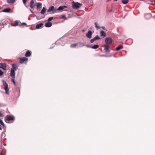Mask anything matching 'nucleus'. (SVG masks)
<instances>
[{"mask_svg": "<svg viewBox=\"0 0 155 155\" xmlns=\"http://www.w3.org/2000/svg\"><path fill=\"white\" fill-rule=\"evenodd\" d=\"M46 8L45 7H43L41 11L40 12V13L42 14H44L46 12Z\"/></svg>", "mask_w": 155, "mask_h": 155, "instance_id": "obj_21", "label": "nucleus"}, {"mask_svg": "<svg viewBox=\"0 0 155 155\" xmlns=\"http://www.w3.org/2000/svg\"><path fill=\"white\" fill-rule=\"evenodd\" d=\"M14 78H12L11 79V81L15 85H16V83L15 82L14 80Z\"/></svg>", "mask_w": 155, "mask_h": 155, "instance_id": "obj_31", "label": "nucleus"}, {"mask_svg": "<svg viewBox=\"0 0 155 155\" xmlns=\"http://www.w3.org/2000/svg\"><path fill=\"white\" fill-rule=\"evenodd\" d=\"M3 115H2V113L1 112H0V117H2Z\"/></svg>", "mask_w": 155, "mask_h": 155, "instance_id": "obj_37", "label": "nucleus"}, {"mask_svg": "<svg viewBox=\"0 0 155 155\" xmlns=\"http://www.w3.org/2000/svg\"><path fill=\"white\" fill-rule=\"evenodd\" d=\"M5 120L6 123H9V121H14L15 120V117L13 116L7 115L5 118Z\"/></svg>", "mask_w": 155, "mask_h": 155, "instance_id": "obj_1", "label": "nucleus"}, {"mask_svg": "<svg viewBox=\"0 0 155 155\" xmlns=\"http://www.w3.org/2000/svg\"><path fill=\"white\" fill-rule=\"evenodd\" d=\"M18 23L17 21H15L13 24V25L14 26H16L18 25Z\"/></svg>", "mask_w": 155, "mask_h": 155, "instance_id": "obj_28", "label": "nucleus"}, {"mask_svg": "<svg viewBox=\"0 0 155 155\" xmlns=\"http://www.w3.org/2000/svg\"><path fill=\"white\" fill-rule=\"evenodd\" d=\"M77 45H78V47H82L85 45L83 43L81 42H79L77 43Z\"/></svg>", "mask_w": 155, "mask_h": 155, "instance_id": "obj_20", "label": "nucleus"}, {"mask_svg": "<svg viewBox=\"0 0 155 155\" xmlns=\"http://www.w3.org/2000/svg\"><path fill=\"white\" fill-rule=\"evenodd\" d=\"M14 78H12L11 79V81L15 85H16V83L15 82L14 80Z\"/></svg>", "mask_w": 155, "mask_h": 155, "instance_id": "obj_30", "label": "nucleus"}, {"mask_svg": "<svg viewBox=\"0 0 155 155\" xmlns=\"http://www.w3.org/2000/svg\"><path fill=\"white\" fill-rule=\"evenodd\" d=\"M24 4L25 5L26 4V1L27 0H22Z\"/></svg>", "mask_w": 155, "mask_h": 155, "instance_id": "obj_36", "label": "nucleus"}, {"mask_svg": "<svg viewBox=\"0 0 155 155\" xmlns=\"http://www.w3.org/2000/svg\"><path fill=\"white\" fill-rule=\"evenodd\" d=\"M123 48V46L120 45V46H119L118 47H117L116 48V50L117 51H119V50H120V49H122V48Z\"/></svg>", "mask_w": 155, "mask_h": 155, "instance_id": "obj_19", "label": "nucleus"}, {"mask_svg": "<svg viewBox=\"0 0 155 155\" xmlns=\"http://www.w3.org/2000/svg\"><path fill=\"white\" fill-rule=\"evenodd\" d=\"M114 1L116 2L117 1V0H114Z\"/></svg>", "mask_w": 155, "mask_h": 155, "instance_id": "obj_42", "label": "nucleus"}, {"mask_svg": "<svg viewBox=\"0 0 155 155\" xmlns=\"http://www.w3.org/2000/svg\"><path fill=\"white\" fill-rule=\"evenodd\" d=\"M30 8H33L35 6L34 2L33 0H31V1L30 4Z\"/></svg>", "mask_w": 155, "mask_h": 155, "instance_id": "obj_11", "label": "nucleus"}, {"mask_svg": "<svg viewBox=\"0 0 155 155\" xmlns=\"http://www.w3.org/2000/svg\"><path fill=\"white\" fill-rule=\"evenodd\" d=\"M45 25L47 27H50L52 26V24L51 22H48L46 23Z\"/></svg>", "mask_w": 155, "mask_h": 155, "instance_id": "obj_16", "label": "nucleus"}, {"mask_svg": "<svg viewBox=\"0 0 155 155\" xmlns=\"http://www.w3.org/2000/svg\"><path fill=\"white\" fill-rule=\"evenodd\" d=\"M99 46L98 45H94V46H92L91 47V48L92 49H95L97 48H99Z\"/></svg>", "mask_w": 155, "mask_h": 155, "instance_id": "obj_25", "label": "nucleus"}, {"mask_svg": "<svg viewBox=\"0 0 155 155\" xmlns=\"http://www.w3.org/2000/svg\"><path fill=\"white\" fill-rule=\"evenodd\" d=\"M28 58L26 57H23L20 58L19 62L21 64L26 63L27 62Z\"/></svg>", "mask_w": 155, "mask_h": 155, "instance_id": "obj_4", "label": "nucleus"}, {"mask_svg": "<svg viewBox=\"0 0 155 155\" xmlns=\"http://www.w3.org/2000/svg\"><path fill=\"white\" fill-rule=\"evenodd\" d=\"M105 42L107 45H110L112 43V40L110 38H107L105 39Z\"/></svg>", "mask_w": 155, "mask_h": 155, "instance_id": "obj_5", "label": "nucleus"}, {"mask_svg": "<svg viewBox=\"0 0 155 155\" xmlns=\"http://www.w3.org/2000/svg\"><path fill=\"white\" fill-rule=\"evenodd\" d=\"M77 45V43L71 45L70 47L71 48H74Z\"/></svg>", "mask_w": 155, "mask_h": 155, "instance_id": "obj_27", "label": "nucleus"}, {"mask_svg": "<svg viewBox=\"0 0 155 155\" xmlns=\"http://www.w3.org/2000/svg\"><path fill=\"white\" fill-rule=\"evenodd\" d=\"M104 50L105 52H109L110 51V50L109 49V46L107 45L105 46Z\"/></svg>", "mask_w": 155, "mask_h": 155, "instance_id": "obj_17", "label": "nucleus"}, {"mask_svg": "<svg viewBox=\"0 0 155 155\" xmlns=\"http://www.w3.org/2000/svg\"><path fill=\"white\" fill-rule=\"evenodd\" d=\"M7 67L6 64L4 63H0V68L5 70Z\"/></svg>", "mask_w": 155, "mask_h": 155, "instance_id": "obj_7", "label": "nucleus"}, {"mask_svg": "<svg viewBox=\"0 0 155 155\" xmlns=\"http://www.w3.org/2000/svg\"><path fill=\"white\" fill-rule=\"evenodd\" d=\"M95 27L97 28V29H100L101 28V27L97 23L95 22Z\"/></svg>", "mask_w": 155, "mask_h": 155, "instance_id": "obj_23", "label": "nucleus"}, {"mask_svg": "<svg viewBox=\"0 0 155 155\" xmlns=\"http://www.w3.org/2000/svg\"><path fill=\"white\" fill-rule=\"evenodd\" d=\"M43 24L42 23H41L37 25L36 26V28L37 29H39L40 27H42V26L43 25Z\"/></svg>", "mask_w": 155, "mask_h": 155, "instance_id": "obj_18", "label": "nucleus"}, {"mask_svg": "<svg viewBox=\"0 0 155 155\" xmlns=\"http://www.w3.org/2000/svg\"><path fill=\"white\" fill-rule=\"evenodd\" d=\"M82 5V4L78 2H73L72 5V8L74 9H78Z\"/></svg>", "mask_w": 155, "mask_h": 155, "instance_id": "obj_2", "label": "nucleus"}, {"mask_svg": "<svg viewBox=\"0 0 155 155\" xmlns=\"http://www.w3.org/2000/svg\"><path fill=\"white\" fill-rule=\"evenodd\" d=\"M0 123L3 126H5V124H4V123H3V121H2V120L0 119Z\"/></svg>", "mask_w": 155, "mask_h": 155, "instance_id": "obj_33", "label": "nucleus"}, {"mask_svg": "<svg viewBox=\"0 0 155 155\" xmlns=\"http://www.w3.org/2000/svg\"><path fill=\"white\" fill-rule=\"evenodd\" d=\"M92 34V32L91 31H89L87 34L86 35V36L88 38H91Z\"/></svg>", "mask_w": 155, "mask_h": 155, "instance_id": "obj_8", "label": "nucleus"}, {"mask_svg": "<svg viewBox=\"0 0 155 155\" xmlns=\"http://www.w3.org/2000/svg\"><path fill=\"white\" fill-rule=\"evenodd\" d=\"M100 36L103 38H104L106 36V33L103 30L100 31Z\"/></svg>", "mask_w": 155, "mask_h": 155, "instance_id": "obj_6", "label": "nucleus"}, {"mask_svg": "<svg viewBox=\"0 0 155 155\" xmlns=\"http://www.w3.org/2000/svg\"><path fill=\"white\" fill-rule=\"evenodd\" d=\"M22 25H26V24L25 23H22Z\"/></svg>", "mask_w": 155, "mask_h": 155, "instance_id": "obj_40", "label": "nucleus"}, {"mask_svg": "<svg viewBox=\"0 0 155 155\" xmlns=\"http://www.w3.org/2000/svg\"><path fill=\"white\" fill-rule=\"evenodd\" d=\"M154 2H155V0L154 1Z\"/></svg>", "mask_w": 155, "mask_h": 155, "instance_id": "obj_44", "label": "nucleus"}, {"mask_svg": "<svg viewBox=\"0 0 155 155\" xmlns=\"http://www.w3.org/2000/svg\"><path fill=\"white\" fill-rule=\"evenodd\" d=\"M94 38L96 40H99L101 39L100 38L98 35H97Z\"/></svg>", "mask_w": 155, "mask_h": 155, "instance_id": "obj_29", "label": "nucleus"}, {"mask_svg": "<svg viewBox=\"0 0 155 155\" xmlns=\"http://www.w3.org/2000/svg\"><path fill=\"white\" fill-rule=\"evenodd\" d=\"M121 2L124 4H126L128 2L129 0H122Z\"/></svg>", "mask_w": 155, "mask_h": 155, "instance_id": "obj_26", "label": "nucleus"}, {"mask_svg": "<svg viewBox=\"0 0 155 155\" xmlns=\"http://www.w3.org/2000/svg\"><path fill=\"white\" fill-rule=\"evenodd\" d=\"M87 47H88V48H91V46H89V45H87Z\"/></svg>", "mask_w": 155, "mask_h": 155, "instance_id": "obj_41", "label": "nucleus"}, {"mask_svg": "<svg viewBox=\"0 0 155 155\" xmlns=\"http://www.w3.org/2000/svg\"><path fill=\"white\" fill-rule=\"evenodd\" d=\"M65 17V16L64 15H61V18H64Z\"/></svg>", "mask_w": 155, "mask_h": 155, "instance_id": "obj_39", "label": "nucleus"}, {"mask_svg": "<svg viewBox=\"0 0 155 155\" xmlns=\"http://www.w3.org/2000/svg\"><path fill=\"white\" fill-rule=\"evenodd\" d=\"M3 74V72L0 69V76H2Z\"/></svg>", "mask_w": 155, "mask_h": 155, "instance_id": "obj_35", "label": "nucleus"}, {"mask_svg": "<svg viewBox=\"0 0 155 155\" xmlns=\"http://www.w3.org/2000/svg\"><path fill=\"white\" fill-rule=\"evenodd\" d=\"M31 51H30L28 50L25 53V56L26 57H29L31 56Z\"/></svg>", "mask_w": 155, "mask_h": 155, "instance_id": "obj_15", "label": "nucleus"}, {"mask_svg": "<svg viewBox=\"0 0 155 155\" xmlns=\"http://www.w3.org/2000/svg\"><path fill=\"white\" fill-rule=\"evenodd\" d=\"M11 10V9L10 8H8L6 9H4L3 12H9Z\"/></svg>", "mask_w": 155, "mask_h": 155, "instance_id": "obj_22", "label": "nucleus"}, {"mask_svg": "<svg viewBox=\"0 0 155 155\" xmlns=\"http://www.w3.org/2000/svg\"><path fill=\"white\" fill-rule=\"evenodd\" d=\"M54 7L53 6H51L50 7L48 10V12H51L52 11H53L54 12L55 11H56V10H54Z\"/></svg>", "mask_w": 155, "mask_h": 155, "instance_id": "obj_13", "label": "nucleus"}, {"mask_svg": "<svg viewBox=\"0 0 155 155\" xmlns=\"http://www.w3.org/2000/svg\"><path fill=\"white\" fill-rule=\"evenodd\" d=\"M15 71L13 70H11L10 72V75L12 77V78H15Z\"/></svg>", "mask_w": 155, "mask_h": 155, "instance_id": "obj_9", "label": "nucleus"}, {"mask_svg": "<svg viewBox=\"0 0 155 155\" xmlns=\"http://www.w3.org/2000/svg\"><path fill=\"white\" fill-rule=\"evenodd\" d=\"M53 19V17H50L48 19V21H51Z\"/></svg>", "mask_w": 155, "mask_h": 155, "instance_id": "obj_32", "label": "nucleus"}, {"mask_svg": "<svg viewBox=\"0 0 155 155\" xmlns=\"http://www.w3.org/2000/svg\"><path fill=\"white\" fill-rule=\"evenodd\" d=\"M101 28H102V29H103L104 30H105L106 29H105V28L104 27H101Z\"/></svg>", "mask_w": 155, "mask_h": 155, "instance_id": "obj_38", "label": "nucleus"}, {"mask_svg": "<svg viewBox=\"0 0 155 155\" xmlns=\"http://www.w3.org/2000/svg\"><path fill=\"white\" fill-rule=\"evenodd\" d=\"M42 5V4L40 3H37V10L38 11H40V9L41 8V6Z\"/></svg>", "mask_w": 155, "mask_h": 155, "instance_id": "obj_10", "label": "nucleus"}, {"mask_svg": "<svg viewBox=\"0 0 155 155\" xmlns=\"http://www.w3.org/2000/svg\"><path fill=\"white\" fill-rule=\"evenodd\" d=\"M15 0H7V2L8 3L12 4L15 2Z\"/></svg>", "mask_w": 155, "mask_h": 155, "instance_id": "obj_24", "label": "nucleus"}, {"mask_svg": "<svg viewBox=\"0 0 155 155\" xmlns=\"http://www.w3.org/2000/svg\"><path fill=\"white\" fill-rule=\"evenodd\" d=\"M110 0H107L108 1H109Z\"/></svg>", "mask_w": 155, "mask_h": 155, "instance_id": "obj_43", "label": "nucleus"}, {"mask_svg": "<svg viewBox=\"0 0 155 155\" xmlns=\"http://www.w3.org/2000/svg\"><path fill=\"white\" fill-rule=\"evenodd\" d=\"M3 84L4 86L5 90V91L6 93L7 94H8L9 89L8 88V84L6 82L4 81H2Z\"/></svg>", "mask_w": 155, "mask_h": 155, "instance_id": "obj_3", "label": "nucleus"}, {"mask_svg": "<svg viewBox=\"0 0 155 155\" xmlns=\"http://www.w3.org/2000/svg\"><path fill=\"white\" fill-rule=\"evenodd\" d=\"M12 68H11V70H14V71H16L17 69V66L15 64H13L12 65Z\"/></svg>", "mask_w": 155, "mask_h": 155, "instance_id": "obj_12", "label": "nucleus"}, {"mask_svg": "<svg viewBox=\"0 0 155 155\" xmlns=\"http://www.w3.org/2000/svg\"><path fill=\"white\" fill-rule=\"evenodd\" d=\"M67 7L65 6H60L58 7V8L57 9V10L58 11H62L65 8H66Z\"/></svg>", "mask_w": 155, "mask_h": 155, "instance_id": "obj_14", "label": "nucleus"}, {"mask_svg": "<svg viewBox=\"0 0 155 155\" xmlns=\"http://www.w3.org/2000/svg\"><path fill=\"white\" fill-rule=\"evenodd\" d=\"M96 40L95 38H94L93 39L91 40L90 42L91 43H93L94 41Z\"/></svg>", "mask_w": 155, "mask_h": 155, "instance_id": "obj_34", "label": "nucleus"}]
</instances>
